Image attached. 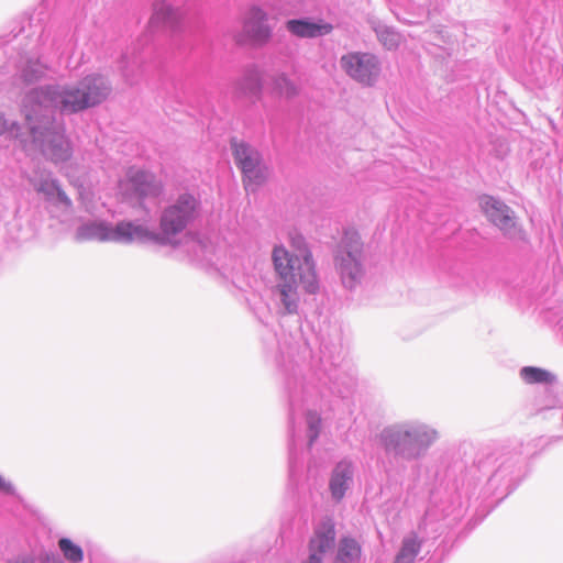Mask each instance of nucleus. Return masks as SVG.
<instances>
[{
	"mask_svg": "<svg viewBox=\"0 0 563 563\" xmlns=\"http://www.w3.org/2000/svg\"><path fill=\"white\" fill-rule=\"evenodd\" d=\"M319 356L308 368L300 363L299 346L279 344L280 368L289 404V477L292 482L301 471L305 446L310 448L321 431V418L306 405H314L328 395L346 397L355 387L354 377L341 367L342 331L327 324L318 333Z\"/></svg>",
	"mask_w": 563,
	"mask_h": 563,
	"instance_id": "obj_1",
	"label": "nucleus"
},
{
	"mask_svg": "<svg viewBox=\"0 0 563 563\" xmlns=\"http://www.w3.org/2000/svg\"><path fill=\"white\" fill-rule=\"evenodd\" d=\"M200 216V201L190 194H181L159 217V231L151 230L144 223L122 220L112 224L102 219H89L80 222L74 238L77 242H99L132 244L154 243L162 246H176L179 235Z\"/></svg>",
	"mask_w": 563,
	"mask_h": 563,
	"instance_id": "obj_2",
	"label": "nucleus"
},
{
	"mask_svg": "<svg viewBox=\"0 0 563 563\" xmlns=\"http://www.w3.org/2000/svg\"><path fill=\"white\" fill-rule=\"evenodd\" d=\"M111 92V84L99 74H89L78 82H56L30 89L22 100L25 120L38 115L76 114L103 102Z\"/></svg>",
	"mask_w": 563,
	"mask_h": 563,
	"instance_id": "obj_3",
	"label": "nucleus"
},
{
	"mask_svg": "<svg viewBox=\"0 0 563 563\" xmlns=\"http://www.w3.org/2000/svg\"><path fill=\"white\" fill-rule=\"evenodd\" d=\"M272 261L278 276L272 288V297L279 312L295 314L299 307L298 286L306 292L316 294L319 289L312 255L307 247H298V254H290L284 246H275Z\"/></svg>",
	"mask_w": 563,
	"mask_h": 563,
	"instance_id": "obj_4",
	"label": "nucleus"
},
{
	"mask_svg": "<svg viewBox=\"0 0 563 563\" xmlns=\"http://www.w3.org/2000/svg\"><path fill=\"white\" fill-rule=\"evenodd\" d=\"M438 439V430L419 420H406L384 427L377 434L379 446L389 457L382 462L384 472L390 476L398 462H412L424 457Z\"/></svg>",
	"mask_w": 563,
	"mask_h": 563,
	"instance_id": "obj_5",
	"label": "nucleus"
},
{
	"mask_svg": "<svg viewBox=\"0 0 563 563\" xmlns=\"http://www.w3.org/2000/svg\"><path fill=\"white\" fill-rule=\"evenodd\" d=\"M463 514L461 496L454 492L448 500H442L441 492L431 493V504L419 522L417 530L407 533L400 543V548L393 563H415L421 552L422 545L428 538H435L440 534V519L453 516L457 519Z\"/></svg>",
	"mask_w": 563,
	"mask_h": 563,
	"instance_id": "obj_6",
	"label": "nucleus"
},
{
	"mask_svg": "<svg viewBox=\"0 0 563 563\" xmlns=\"http://www.w3.org/2000/svg\"><path fill=\"white\" fill-rule=\"evenodd\" d=\"M27 130L25 139H21V148L31 154L40 151L55 165L68 162L73 147L65 134L63 119L52 115H38L34 120H25Z\"/></svg>",
	"mask_w": 563,
	"mask_h": 563,
	"instance_id": "obj_7",
	"label": "nucleus"
},
{
	"mask_svg": "<svg viewBox=\"0 0 563 563\" xmlns=\"http://www.w3.org/2000/svg\"><path fill=\"white\" fill-rule=\"evenodd\" d=\"M334 262L343 286L354 289L364 276L363 243L356 231H344L335 252Z\"/></svg>",
	"mask_w": 563,
	"mask_h": 563,
	"instance_id": "obj_8",
	"label": "nucleus"
},
{
	"mask_svg": "<svg viewBox=\"0 0 563 563\" xmlns=\"http://www.w3.org/2000/svg\"><path fill=\"white\" fill-rule=\"evenodd\" d=\"M234 162L243 174L246 191H255L268 177V168L261 154L250 144L236 139L231 141Z\"/></svg>",
	"mask_w": 563,
	"mask_h": 563,
	"instance_id": "obj_9",
	"label": "nucleus"
},
{
	"mask_svg": "<svg viewBox=\"0 0 563 563\" xmlns=\"http://www.w3.org/2000/svg\"><path fill=\"white\" fill-rule=\"evenodd\" d=\"M341 66L351 78L366 86H372L380 73L377 57L369 53L344 55L341 58Z\"/></svg>",
	"mask_w": 563,
	"mask_h": 563,
	"instance_id": "obj_10",
	"label": "nucleus"
},
{
	"mask_svg": "<svg viewBox=\"0 0 563 563\" xmlns=\"http://www.w3.org/2000/svg\"><path fill=\"white\" fill-rule=\"evenodd\" d=\"M26 178L33 189L43 195L45 201L57 207L69 209L71 207L70 198L60 188L57 179L53 177L52 172L36 166Z\"/></svg>",
	"mask_w": 563,
	"mask_h": 563,
	"instance_id": "obj_11",
	"label": "nucleus"
},
{
	"mask_svg": "<svg viewBox=\"0 0 563 563\" xmlns=\"http://www.w3.org/2000/svg\"><path fill=\"white\" fill-rule=\"evenodd\" d=\"M481 207L488 220L499 228L506 236L515 239L521 235V230L516 223L512 210L503 201L492 196H484L481 198Z\"/></svg>",
	"mask_w": 563,
	"mask_h": 563,
	"instance_id": "obj_12",
	"label": "nucleus"
},
{
	"mask_svg": "<svg viewBox=\"0 0 563 563\" xmlns=\"http://www.w3.org/2000/svg\"><path fill=\"white\" fill-rule=\"evenodd\" d=\"M241 42L262 46L272 36L267 13L258 7H252L245 14L241 32Z\"/></svg>",
	"mask_w": 563,
	"mask_h": 563,
	"instance_id": "obj_13",
	"label": "nucleus"
},
{
	"mask_svg": "<svg viewBox=\"0 0 563 563\" xmlns=\"http://www.w3.org/2000/svg\"><path fill=\"white\" fill-rule=\"evenodd\" d=\"M496 468L488 479L492 488L503 487L505 490H511L520 475L522 459L519 454L512 452L501 453L496 459Z\"/></svg>",
	"mask_w": 563,
	"mask_h": 563,
	"instance_id": "obj_14",
	"label": "nucleus"
},
{
	"mask_svg": "<svg viewBox=\"0 0 563 563\" xmlns=\"http://www.w3.org/2000/svg\"><path fill=\"white\" fill-rule=\"evenodd\" d=\"M335 525L332 518H322L309 541V556L302 563H323V556L334 548Z\"/></svg>",
	"mask_w": 563,
	"mask_h": 563,
	"instance_id": "obj_15",
	"label": "nucleus"
},
{
	"mask_svg": "<svg viewBox=\"0 0 563 563\" xmlns=\"http://www.w3.org/2000/svg\"><path fill=\"white\" fill-rule=\"evenodd\" d=\"M356 465L352 460L342 459L332 468L329 477V492L331 500L341 503L347 492L354 486Z\"/></svg>",
	"mask_w": 563,
	"mask_h": 563,
	"instance_id": "obj_16",
	"label": "nucleus"
},
{
	"mask_svg": "<svg viewBox=\"0 0 563 563\" xmlns=\"http://www.w3.org/2000/svg\"><path fill=\"white\" fill-rule=\"evenodd\" d=\"M181 14L175 10L165 0H157L153 4V14L150 20V29L152 31L157 29L170 30L176 32L180 26Z\"/></svg>",
	"mask_w": 563,
	"mask_h": 563,
	"instance_id": "obj_17",
	"label": "nucleus"
},
{
	"mask_svg": "<svg viewBox=\"0 0 563 563\" xmlns=\"http://www.w3.org/2000/svg\"><path fill=\"white\" fill-rule=\"evenodd\" d=\"M286 29L297 37L314 38L329 34L332 31V25L308 19H292L286 22Z\"/></svg>",
	"mask_w": 563,
	"mask_h": 563,
	"instance_id": "obj_18",
	"label": "nucleus"
},
{
	"mask_svg": "<svg viewBox=\"0 0 563 563\" xmlns=\"http://www.w3.org/2000/svg\"><path fill=\"white\" fill-rule=\"evenodd\" d=\"M128 178L132 189L139 197H156L161 192V188L155 181L154 176L148 172L130 168L128 172Z\"/></svg>",
	"mask_w": 563,
	"mask_h": 563,
	"instance_id": "obj_19",
	"label": "nucleus"
},
{
	"mask_svg": "<svg viewBox=\"0 0 563 563\" xmlns=\"http://www.w3.org/2000/svg\"><path fill=\"white\" fill-rule=\"evenodd\" d=\"M362 548L357 540L343 537L338 544L334 563H357L361 559Z\"/></svg>",
	"mask_w": 563,
	"mask_h": 563,
	"instance_id": "obj_20",
	"label": "nucleus"
},
{
	"mask_svg": "<svg viewBox=\"0 0 563 563\" xmlns=\"http://www.w3.org/2000/svg\"><path fill=\"white\" fill-rule=\"evenodd\" d=\"M519 377L527 385H554L558 380L552 372L537 366L521 367Z\"/></svg>",
	"mask_w": 563,
	"mask_h": 563,
	"instance_id": "obj_21",
	"label": "nucleus"
},
{
	"mask_svg": "<svg viewBox=\"0 0 563 563\" xmlns=\"http://www.w3.org/2000/svg\"><path fill=\"white\" fill-rule=\"evenodd\" d=\"M239 90L246 96H257L262 88L261 74L255 67L245 70L238 84Z\"/></svg>",
	"mask_w": 563,
	"mask_h": 563,
	"instance_id": "obj_22",
	"label": "nucleus"
},
{
	"mask_svg": "<svg viewBox=\"0 0 563 563\" xmlns=\"http://www.w3.org/2000/svg\"><path fill=\"white\" fill-rule=\"evenodd\" d=\"M1 135L14 140L21 147V139H25L26 131H22L18 122L7 120L4 113L0 111V136Z\"/></svg>",
	"mask_w": 563,
	"mask_h": 563,
	"instance_id": "obj_23",
	"label": "nucleus"
},
{
	"mask_svg": "<svg viewBox=\"0 0 563 563\" xmlns=\"http://www.w3.org/2000/svg\"><path fill=\"white\" fill-rule=\"evenodd\" d=\"M58 548L63 558L70 563H80L84 560L82 549L68 538H60L58 540Z\"/></svg>",
	"mask_w": 563,
	"mask_h": 563,
	"instance_id": "obj_24",
	"label": "nucleus"
},
{
	"mask_svg": "<svg viewBox=\"0 0 563 563\" xmlns=\"http://www.w3.org/2000/svg\"><path fill=\"white\" fill-rule=\"evenodd\" d=\"M273 87L275 91L286 98L295 97L298 93L297 85L286 74L277 75L273 80Z\"/></svg>",
	"mask_w": 563,
	"mask_h": 563,
	"instance_id": "obj_25",
	"label": "nucleus"
},
{
	"mask_svg": "<svg viewBox=\"0 0 563 563\" xmlns=\"http://www.w3.org/2000/svg\"><path fill=\"white\" fill-rule=\"evenodd\" d=\"M379 42L389 51L397 48L400 42V35L394 29L380 25L376 30Z\"/></svg>",
	"mask_w": 563,
	"mask_h": 563,
	"instance_id": "obj_26",
	"label": "nucleus"
},
{
	"mask_svg": "<svg viewBox=\"0 0 563 563\" xmlns=\"http://www.w3.org/2000/svg\"><path fill=\"white\" fill-rule=\"evenodd\" d=\"M44 75V67L38 63H30L22 70V78L25 82H33L41 79Z\"/></svg>",
	"mask_w": 563,
	"mask_h": 563,
	"instance_id": "obj_27",
	"label": "nucleus"
},
{
	"mask_svg": "<svg viewBox=\"0 0 563 563\" xmlns=\"http://www.w3.org/2000/svg\"><path fill=\"white\" fill-rule=\"evenodd\" d=\"M0 493L8 496H15V487L9 481H7L3 476L0 475Z\"/></svg>",
	"mask_w": 563,
	"mask_h": 563,
	"instance_id": "obj_28",
	"label": "nucleus"
},
{
	"mask_svg": "<svg viewBox=\"0 0 563 563\" xmlns=\"http://www.w3.org/2000/svg\"><path fill=\"white\" fill-rule=\"evenodd\" d=\"M41 563H64V561L57 552L49 551L42 555Z\"/></svg>",
	"mask_w": 563,
	"mask_h": 563,
	"instance_id": "obj_29",
	"label": "nucleus"
},
{
	"mask_svg": "<svg viewBox=\"0 0 563 563\" xmlns=\"http://www.w3.org/2000/svg\"><path fill=\"white\" fill-rule=\"evenodd\" d=\"M5 563H36V560L34 555L23 553L9 559Z\"/></svg>",
	"mask_w": 563,
	"mask_h": 563,
	"instance_id": "obj_30",
	"label": "nucleus"
},
{
	"mask_svg": "<svg viewBox=\"0 0 563 563\" xmlns=\"http://www.w3.org/2000/svg\"><path fill=\"white\" fill-rule=\"evenodd\" d=\"M551 409V418L559 419L561 421V426L563 427V407L550 408Z\"/></svg>",
	"mask_w": 563,
	"mask_h": 563,
	"instance_id": "obj_31",
	"label": "nucleus"
},
{
	"mask_svg": "<svg viewBox=\"0 0 563 563\" xmlns=\"http://www.w3.org/2000/svg\"><path fill=\"white\" fill-rule=\"evenodd\" d=\"M122 73H123V76L126 78V80L130 81L131 84H133V81L129 78V74H128L126 67L124 65L122 66Z\"/></svg>",
	"mask_w": 563,
	"mask_h": 563,
	"instance_id": "obj_32",
	"label": "nucleus"
},
{
	"mask_svg": "<svg viewBox=\"0 0 563 563\" xmlns=\"http://www.w3.org/2000/svg\"><path fill=\"white\" fill-rule=\"evenodd\" d=\"M563 439L562 437H552L547 440L548 444Z\"/></svg>",
	"mask_w": 563,
	"mask_h": 563,
	"instance_id": "obj_33",
	"label": "nucleus"
}]
</instances>
